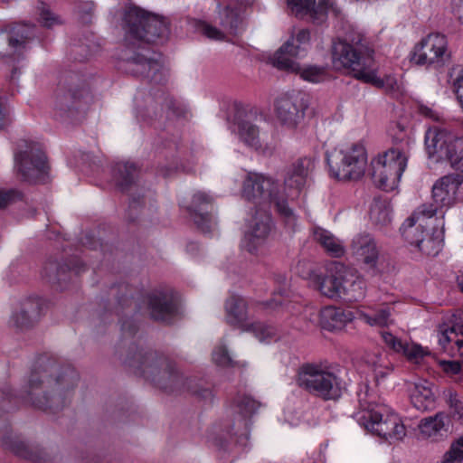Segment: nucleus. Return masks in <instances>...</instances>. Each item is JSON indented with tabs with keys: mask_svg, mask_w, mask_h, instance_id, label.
<instances>
[{
	"mask_svg": "<svg viewBox=\"0 0 463 463\" xmlns=\"http://www.w3.org/2000/svg\"><path fill=\"white\" fill-rule=\"evenodd\" d=\"M408 158L409 140L402 137L400 145L395 144L373 159V179L375 184L385 191L395 189L407 167Z\"/></svg>",
	"mask_w": 463,
	"mask_h": 463,
	"instance_id": "obj_7",
	"label": "nucleus"
},
{
	"mask_svg": "<svg viewBox=\"0 0 463 463\" xmlns=\"http://www.w3.org/2000/svg\"><path fill=\"white\" fill-rule=\"evenodd\" d=\"M350 251L368 270L375 271L379 250L374 239L369 233L356 234L351 241Z\"/></svg>",
	"mask_w": 463,
	"mask_h": 463,
	"instance_id": "obj_20",
	"label": "nucleus"
},
{
	"mask_svg": "<svg viewBox=\"0 0 463 463\" xmlns=\"http://www.w3.org/2000/svg\"><path fill=\"white\" fill-rule=\"evenodd\" d=\"M259 117L256 112H248L242 118H238V134L241 140L248 146L258 150L262 147L263 136L257 125Z\"/></svg>",
	"mask_w": 463,
	"mask_h": 463,
	"instance_id": "obj_25",
	"label": "nucleus"
},
{
	"mask_svg": "<svg viewBox=\"0 0 463 463\" xmlns=\"http://www.w3.org/2000/svg\"><path fill=\"white\" fill-rule=\"evenodd\" d=\"M147 309L155 320L166 321L172 317L176 307L170 293L154 290L146 296Z\"/></svg>",
	"mask_w": 463,
	"mask_h": 463,
	"instance_id": "obj_23",
	"label": "nucleus"
},
{
	"mask_svg": "<svg viewBox=\"0 0 463 463\" xmlns=\"http://www.w3.org/2000/svg\"><path fill=\"white\" fill-rule=\"evenodd\" d=\"M354 318V316L352 311L331 306L323 308L319 314L320 326L328 331L342 329Z\"/></svg>",
	"mask_w": 463,
	"mask_h": 463,
	"instance_id": "obj_29",
	"label": "nucleus"
},
{
	"mask_svg": "<svg viewBox=\"0 0 463 463\" xmlns=\"http://www.w3.org/2000/svg\"><path fill=\"white\" fill-rule=\"evenodd\" d=\"M444 397L446 400V402L448 403L449 407L456 406L457 404L462 403V402L459 400L457 392H455L451 389H448L444 391Z\"/></svg>",
	"mask_w": 463,
	"mask_h": 463,
	"instance_id": "obj_54",
	"label": "nucleus"
},
{
	"mask_svg": "<svg viewBox=\"0 0 463 463\" xmlns=\"http://www.w3.org/2000/svg\"><path fill=\"white\" fill-rule=\"evenodd\" d=\"M425 146L430 157L447 160L451 167L459 170L463 156V137L440 128H431L425 134Z\"/></svg>",
	"mask_w": 463,
	"mask_h": 463,
	"instance_id": "obj_11",
	"label": "nucleus"
},
{
	"mask_svg": "<svg viewBox=\"0 0 463 463\" xmlns=\"http://www.w3.org/2000/svg\"><path fill=\"white\" fill-rule=\"evenodd\" d=\"M455 11L460 13V8L463 7V0H452Z\"/></svg>",
	"mask_w": 463,
	"mask_h": 463,
	"instance_id": "obj_59",
	"label": "nucleus"
},
{
	"mask_svg": "<svg viewBox=\"0 0 463 463\" xmlns=\"http://www.w3.org/2000/svg\"><path fill=\"white\" fill-rule=\"evenodd\" d=\"M396 128H397L401 132H403V131H404V128H403L400 123H397V124H396Z\"/></svg>",
	"mask_w": 463,
	"mask_h": 463,
	"instance_id": "obj_61",
	"label": "nucleus"
},
{
	"mask_svg": "<svg viewBox=\"0 0 463 463\" xmlns=\"http://www.w3.org/2000/svg\"><path fill=\"white\" fill-rule=\"evenodd\" d=\"M308 29H296L290 38L276 52L273 64L279 69H296L294 58L300 56L310 43Z\"/></svg>",
	"mask_w": 463,
	"mask_h": 463,
	"instance_id": "obj_17",
	"label": "nucleus"
},
{
	"mask_svg": "<svg viewBox=\"0 0 463 463\" xmlns=\"http://www.w3.org/2000/svg\"><path fill=\"white\" fill-rule=\"evenodd\" d=\"M415 247L426 255L435 256L442 248V239L439 233H426L424 237H420Z\"/></svg>",
	"mask_w": 463,
	"mask_h": 463,
	"instance_id": "obj_42",
	"label": "nucleus"
},
{
	"mask_svg": "<svg viewBox=\"0 0 463 463\" xmlns=\"http://www.w3.org/2000/svg\"><path fill=\"white\" fill-rule=\"evenodd\" d=\"M315 167V161L312 157H301L296 160L287 170L284 186L288 193L280 192L284 194L285 200H293L306 187L310 173Z\"/></svg>",
	"mask_w": 463,
	"mask_h": 463,
	"instance_id": "obj_18",
	"label": "nucleus"
},
{
	"mask_svg": "<svg viewBox=\"0 0 463 463\" xmlns=\"http://www.w3.org/2000/svg\"><path fill=\"white\" fill-rule=\"evenodd\" d=\"M213 362L221 366L233 365V361L228 353L226 346L222 344L217 345L213 352Z\"/></svg>",
	"mask_w": 463,
	"mask_h": 463,
	"instance_id": "obj_49",
	"label": "nucleus"
},
{
	"mask_svg": "<svg viewBox=\"0 0 463 463\" xmlns=\"http://www.w3.org/2000/svg\"><path fill=\"white\" fill-rule=\"evenodd\" d=\"M213 197L206 193L196 192L193 195V200L189 206V211L194 222L202 229L203 232H209L211 222L210 214L208 213H203V211L206 210L208 205L213 203Z\"/></svg>",
	"mask_w": 463,
	"mask_h": 463,
	"instance_id": "obj_28",
	"label": "nucleus"
},
{
	"mask_svg": "<svg viewBox=\"0 0 463 463\" xmlns=\"http://www.w3.org/2000/svg\"><path fill=\"white\" fill-rule=\"evenodd\" d=\"M439 343L444 350L463 355V311L453 316L451 326L441 331Z\"/></svg>",
	"mask_w": 463,
	"mask_h": 463,
	"instance_id": "obj_26",
	"label": "nucleus"
},
{
	"mask_svg": "<svg viewBox=\"0 0 463 463\" xmlns=\"http://www.w3.org/2000/svg\"><path fill=\"white\" fill-rule=\"evenodd\" d=\"M392 368L390 362L387 363L386 366H382L381 368L376 367L375 371L373 372L376 382H379L380 380L386 377L392 372Z\"/></svg>",
	"mask_w": 463,
	"mask_h": 463,
	"instance_id": "obj_55",
	"label": "nucleus"
},
{
	"mask_svg": "<svg viewBox=\"0 0 463 463\" xmlns=\"http://www.w3.org/2000/svg\"><path fill=\"white\" fill-rule=\"evenodd\" d=\"M441 208L434 202L430 204H422L409 218L423 224L426 219L431 218Z\"/></svg>",
	"mask_w": 463,
	"mask_h": 463,
	"instance_id": "obj_48",
	"label": "nucleus"
},
{
	"mask_svg": "<svg viewBox=\"0 0 463 463\" xmlns=\"http://www.w3.org/2000/svg\"><path fill=\"white\" fill-rule=\"evenodd\" d=\"M288 4L297 16L306 17L317 24L326 20L332 6L330 0H288Z\"/></svg>",
	"mask_w": 463,
	"mask_h": 463,
	"instance_id": "obj_21",
	"label": "nucleus"
},
{
	"mask_svg": "<svg viewBox=\"0 0 463 463\" xmlns=\"http://www.w3.org/2000/svg\"><path fill=\"white\" fill-rule=\"evenodd\" d=\"M272 222L270 214L265 211H256L250 222L249 232L246 233L243 247L250 253H257L271 232Z\"/></svg>",
	"mask_w": 463,
	"mask_h": 463,
	"instance_id": "obj_19",
	"label": "nucleus"
},
{
	"mask_svg": "<svg viewBox=\"0 0 463 463\" xmlns=\"http://www.w3.org/2000/svg\"><path fill=\"white\" fill-rule=\"evenodd\" d=\"M78 380L77 372L71 367L55 368L50 373L34 371L21 397L37 409L55 413L71 404Z\"/></svg>",
	"mask_w": 463,
	"mask_h": 463,
	"instance_id": "obj_2",
	"label": "nucleus"
},
{
	"mask_svg": "<svg viewBox=\"0 0 463 463\" xmlns=\"http://www.w3.org/2000/svg\"><path fill=\"white\" fill-rule=\"evenodd\" d=\"M39 12V23L46 28H52L55 25H59L62 23L60 15L56 14L52 11L49 5L43 2H40L37 6Z\"/></svg>",
	"mask_w": 463,
	"mask_h": 463,
	"instance_id": "obj_45",
	"label": "nucleus"
},
{
	"mask_svg": "<svg viewBox=\"0 0 463 463\" xmlns=\"http://www.w3.org/2000/svg\"><path fill=\"white\" fill-rule=\"evenodd\" d=\"M43 273L52 283H60L65 279L66 268L52 261L44 266Z\"/></svg>",
	"mask_w": 463,
	"mask_h": 463,
	"instance_id": "obj_46",
	"label": "nucleus"
},
{
	"mask_svg": "<svg viewBox=\"0 0 463 463\" xmlns=\"http://www.w3.org/2000/svg\"><path fill=\"white\" fill-rule=\"evenodd\" d=\"M366 286L363 278L347 268L343 289V298L349 300H359L365 296Z\"/></svg>",
	"mask_w": 463,
	"mask_h": 463,
	"instance_id": "obj_33",
	"label": "nucleus"
},
{
	"mask_svg": "<svg viewBox=\"0 0 463 463\" xmlns=\"http://www.w3.org/2000/svg\"><path fill=\"white\" fill-rule=\"evenodd\" d=\"M299 387L310 394L325 401L337 400L344 390V382L329 365L323 364H305L297 377Z\"/></svg>",
	"mask_w": 463,
	"mask_h": 463,
	"instance_id": "obj_6",
	"label": "nucleus"
},
{
	"mask_svg": "<svg viewBox=\"0 0 463 463\" xmlns=\"http://www.w3.org/2000/svg\"><path fill=\"white\" fill-rule=\"evenodd\" d=\"M21 194L15 190H0V208L6 207L10 203L19 200Z\"/></svg>",
	"mask_w": 463,
	"mask_h": 463,
	"instance_id": "obj_51",
	"label": "nucleus"
},
{
	"mask_svg": "<svg viewBox=\"0 0 463 463\" xmlns=\"http://www.w3.org/2000/svg\"><path fill=\"white\" fill-rule=\"evenodd\" d=\"M463 459V434L455 440L445 453L444 463H459Z\"/></svg>",
	"mask_w": 463,
	"mask_h": 463,
	"instance_id": "obj_47",
	"label": "nucleus"
},
{
	"mask_svg": "<svg viewBox=\"0 0 463 463\" xmlns=\"http://www.w3.org/2000/svg\"><path fill=\"white\" fill-rule=\"evenodd\" d=\"M296 69H287L288 71H297L300 77L309 82L317 83L326 80V70L325 67L308 65L301 68L298 63Z\"/></svg>",
	"mask_w": 463,
	"mask_h": 463,
	"instance_id": "obj_41",
	"label": "nucleus"
},
{
	"mask_svg": "<svg viewBox=\"0 0 463 463\" xmlns=\"http://www.w3.org/2000/svg\"><path fill=\"white\" fill-rule=\"evenodd\" d=\"M458 283L460 289L463 292V275H461L458 278Z\"/></svg>",
	"mask_w": 463,
	"mask_h": 463,
	"instance_id": "obj_60",
	"label": "nucleus"
},
{
	"mask_svg": "<svg viewBox=\"0 0 463 463\" xmlns=\"http://www.w3.org/2000/svg\"><path fill=\"white\" fill-rule=\"evenodd\" d=\"M385 345L396 353L402 354L408 361L420 364L426 356L430 355L428 348L415 343H407L389 332H382Z\"/></svg>",
	"mask_w": 463,
	"mask_h": 463,
	"instance_id": "obj_24",
	"label": "nucleus"
},
{
	"mask_svg": "<svg viewBox=\"0 0 463 463\" xmlns=\"http://www.w3.org/2000/svg\"><path fill=\"white\" fill-rule=\"evenodd\" d=\"M314 239L332 257L339 258L345 252L343 243L326 230L316 228L314 230Z\"/></svg>",
	"mask_w": 463,
	"mask_h": 463,
	"instance_id": "obj_32",
	"label": "nucleus"
},
{
	"mask_svg": "<svg viewBox=\"0 0 463 463\" xmlns=\"http://www.w3.org/2000/svg\"><path fill=\"white\" fill-rule=\"evenodd\" d=\"M92 100L85 85L71 84L68 88H59L55 92L53 108L57 117L70 118L74 110L83 109Z\"/></svg>",
	"mask_w": 463,
	"mask_h": 463,
	"instance_id": "obj_15",
	"label": "nucleus"
},
{
	"mask_svg": "<svg viewBox=\"0 0 463 463\" xmlns=\"http://www.w3.org/2000/svg\"><path fill=\"white\" fill-rule=\"evenodd\" d=\"M25 25L14 27L12 32H0V57L20 52L25 49L26 40L30 37Z\"/></svg>",
	"mask_w": 463,
	"mask_h": 463,
	"instance_id": "obj_27",
	"label": "nucleus"
},
{
	"mask_svg": "<svg viewBox=\"0 0 463 463\" xmlns=\"http://www.w3.org/2000/svg\"><path fill=\"white\" fill-rule=\"evenodd\" d=\"M332 63L335 69H348L356 79L371 80L370 74H364L373 61V51L367 46L364 34L355 30L347 33L345 39L333 41Z\"/></svg>",
	"mask_w": 463,
	"mask_h": 463,
	"instance_id": "obj_4",
	"label": "nucleus"
},
{
	"mask_svg": "<svg viewBox=\"0 0 463 463\" xmlns=\"http://www.w3.org/2000/svg\"><path fill=\"white\" fill-rule=\"evenodd\" d=\"M136 204H137V202L135 200H133L131 203H130V207H136Z\"/></svg>",
	"mask_w": 463,
	"mask_h": 463,
	"instance_id": "obj_63",
	"label": "nucleus"
},
{
	"mask_svg": "<svg viewBox=\"0 0 463 463\" xmlns=\"http://www.w3.org/2000/svg\"><path fill=\"white\" fill-rule=\"evenodd\" d=\"M458 175H447L438 179L432 186V201L438 207L449 208L458 202Z\"/></svg>",
	"mask_w": 463,
	"mask_h": 463,
	"instance_id": "obj_22",
	"label": "nucleus"
},
{
	"mask_svg": "<svg viewBox=\"0 0 463 463\" xmlns=\"http://www.w3.org/2000/svg\"><path fill=\"white\" fill-rule=\"evenodd\" d=\"M392 209L386 200L375 199L371 205L370 218L375 225L386 226L392 220Z\"/></svg>",
	"mask_w": 463,
	"mask_h": 463,
	"instance_id": "obj_37",
	"label": "nucleus"
},
{
	"mask_svg": "<svg viewBox=\"0 0 463 463\" xmlns=\"http://www.w3.org/2000/svg\"><path fill=\"white\" fill-rule=\"evenodd\" d=\"M121 27L124 49L120 59L125 70L156 84L162 83L166 78V71L160 61V55L150 53L145 44L165 39L168 34L167 24L137 6H129L123 14Z\"/></svg>",
	"mask_w": 463,
	"mask_h": 463,
	"instance_id": "obj_1",
	"label": "nucleus"
},
{
	"mask_svg": "<svg viewBox=\"0 0 463 463\" xmlns=\"http://www.w3.org/2000/svg\"><path fill=\"white\" fill-rule=\"evenodd\" d=\"M307 104L300 92L287 93L276 101V117L288 129H294L303 120Z\"/></svg>",
	"mask_w": 463,
	"mask_h": 463,
	"instance_id": "obj_16",
	"label": "nucleus"
},
{
	"mask_svg": "<svg viewBox=\"0 0 463 463\" xmlns=\"http://www.w3.org/2000/svg\"><path fill=\"white\" fill-rule=\"evenodd\" d=\"M241 196L259 205L274 203L277 212L286 225L294 228L297 215L286 202L284 194L279 189V184L269 176L258 173H249L242 183Z\"/></svg>",
	"mask_w": 463,
	"mask_h": 463,
	"instance_id": "obj_5",
	"label": "nucleus"
},
{
	"mask_svg": "<svg viewBox=\"0 0 463 463\" xmlns=\"http://www.w3.org/2000/svg\"><path fill=\"white\" fill-rule=\"evenodd\" d=\"M458 171L463 172V156H462V159H461V162H460V165H459V170Z\"/></svg>",
	"mask_w": 463,
	"mask_h": 463,
	"instance_id": "obj_62",
	"label": "nucleus"
},
{
	"mask_svg": "<svg viewBox=\"0 0 463 463\" xmlns=\"http://www.w3.org/2000/svg\"><path fill=\"white\" fill-rule=\"evenodd\" d=\"M423 224L408 218L402 225L401 232L405 241L411 245L416 246L420 237H424Z\"/></svg>",
	"mask_w": 463,
	"mask_h": 463,
	"instance_id": "obj_39",
	"label": "nucleus"
},
{
	"mask_svg": "<svg viewBox=\"0 0 463 463\" xmlns=\"http://www.w3.org/2000/svg\"><path fill=\"white\" fill-rule=\"evenodd\" d=\"M364 74H370L372 79L366 80L365 78H362L360 80L371 83L378 88H384L386 90H392L397 86L396 79L391 75L386 76L384 79L379 78L373 68V63H371V66L368 67Z\"/></svg>",
	"mask_w": 463,
	"mask_h": 463,
	"instance_id": "obj_44",
	"label": "nucleus"
},
{
	"mask_svg": "<svg viewBox=\"0 0 463 463\" xmlns=\"http://www.w3.org/2000/svg\"><path fill=\"white\" fill-rule=\"evenodd\" d=\"M448 40L444 34L432 33L413 48L411 61L418 65L439 67L449 59Z\"/></svg>",
	"mask_w": 463,
	"mask_h": 463,
	"instance_id": "obj_13",
	"label": "nucleus"
},
{
	"mask_svg": "<svg viewBox=\"0 0 463 463\" xmlns=\"http://www.w3.org/2000/svg\"><path fill=\"white\" fill-rule=\"evenodd\" d=\"M359 411L354 418L366 430L383 439L402 440L406 429L399 416L392 413L366 389L359 394Z\"/></svg>",
	"mask_w": 463,
	"mask_h": 463,
	"instance_id": "obj_3",
	"label": "nucleus"
},
{
	"mask_svg": "<svg viewBox=\"0 0 463 463\" xmlns=\"http://www.w3.org/2000/svg\"><path fill=\"white\" fill-rule=\"evenodd\" d=\"M260 405L259 402L246 394L238 395L235 399V409L241 416V424L245 430V436L248 434V427L250 423L248 419L257 411Z\"/></svg>",
	"mask_w": 463,
	"mask_h": 463,
	"instance_id": "obj_34",
	"label": "nucleus"
},
{
	"mask_svg": "<svg viewBox=\"0 0 463 463\" xmlns=\"http://www.w3.org/2000/svg\"><path fill=\"white\" fill-rule=\"evenodd\" d=\"M346 272L347 267L333 261L326 266L324 274L312 272L310 281L321 295L333 299L342 298Z\"/></svg>",
	"mask_w": 463,
	"mask_h": 463,
	"instance_id": "obj_14",
	"label": "nucleus"
},
{
	"mask_svg": "<svg viewBox=\"0 0 463 463\" xmlns=\"http://www.w3.org/2000/svg\"><path fill=\"white\" fill-rule=\"evenodd\" d=\"M125 363L163 389L175 387L180 379L171 362L155 352H143L134 347Z\"/></svg>",
	"mask_w": 463,
	"mask_h": 463,
	"instance_id": "obj_8",
	"label": "nucleus"
},
{
	"mask_svg": "<svg viewBox=\"0 0 463 463\" xmlns=\"http://www.w3.org/2000/svg\"><path fill=\"white\" fill-rule=\"evenodd\" d=\"M440 364L443 371L450 375L458 374L462 371V364L459 361H443Z\"/></svg>",
	"mask_w": 463,
	"mask_h": 463,
	"instance_id": "obj_52",
	"label": "nucleus"
},
{
	"mask_svg": "<svg viewBox=\"0 0 463 463\" xmlns=\"http://www.w3.org/2000/svg\"><path fill=\"white\" fill-rule=\"evenodd\" d=\"M368 364L372 367L373 371H375L376 367L386 366L387 363H389L386 355L382 354H373V356L367 359Z\"/></svg>",
	"mask_w": 463,
	"mask_h": 463,
	"instance_id": "obj_53",
	"label": "nucleus"
},
{
	"mask_svg": "<svg viewBox=\"0 0 463 463\" xmlns=\"http://www.w3.org/2000/svg\"><path fill=\"white\" fill-rule=\"evenodd\" d=\"M244 5L243 0H228L227 3L220 5L217 20L221 28L198 21L197 31L209 39L218 41L225 40L227 35H236L242 29Z\"/></svg>",
	"mask_w": 463,
	"mask_h": 463,
	"instance_id": "obj_12",
	"label": "nucleus"
},
{
	"mask_svg": "<svg viewBox=\"0 0 463 463\" xmlns=\"http://www.w3.org/2000/svg\"><path fill=\"white\" fill-rule=\"evenodd\" d=\"M241 423H242V419H240V420H239V425H238V427H237V430H235V427H232V430H234V434H235V435H237V434L239 433V430H240L241 428H242V430H241V436L243 439H248V438H249V433L247 434V436H245V435H244L245 430H244L243 425H242Z\"/></svg>",
	"mask_w": 463,
	"mask_h": 463,
	"instance_id": "obj_58",
	"label": "nucleus"
},
{
	"mask_svg": "<svg viewBox=\"0 0 463 463\" xmlns=\"http://www.w3.org/2000/svg\"><path fill=\"white\" fill-rule=\"evenodd\" d=\"M228 324L244 329L248 323L247 303L239 296H232L225 303Z\"/></svg>",
	"mask_w": 463,
	"mask_h": 463,
	"instance_id": "obj_31",
	"label": "nucleus"
},
{
	"mask_svg": "<svg viewBox=\"0 0 463 463\" xmlns=\"http://www.w3.org/2000/svg\"><path fill=\"white\" fill-rule=\"evenodd\" d=\"M326 158L330 175L338 180H358L367 166V152L361 142L327 152Z\"/></svg>",
	"mask_w": 463,
	"mask_h": 463,
	"instance_id": "obj_9",
	"label": "nucleus"
},
{
	"mask_svg": "<svg viewBox=\"0 0 463 463\" xmlns=\"http://www.w3.org/2000/svg\"><path fill=\"white\" fill-rule=\"evenodd\" d=\"M36 317L37 308L35 305L28 303L12 316L11 323L15 328L24 330L32 326Z\"/></svg>",
	"mask_w": 463,
	"mask_h": 463,
	"instance_id": "obj_38",
	"label": "nucleus"
},
{
	"mask_svg": "<svg viewBox=\"0 0 463 463\" xmlns=\"http://www.w3.org/2000/svg\"><path fill=\"white\" fill-rule=\"evenodd\" d=\"M16 175L28 183L44 182L49 175V165L41 146L34 142L23 141L14 155Z\"/></svg>",
	"mask_w": 463,
	"mask_h": 463,
	"instance_id": "obj_10",
	"label": "nucleus"
},
{
	"mask_svg": "<svg viewBox=\"0 0 463 463\" xmlns=\"http://www.w3.org/2000/svg\"><path fill=\"white\" fill-rule=\"evenodd\" d=\"M359 318L364 321L371 326H388L392 323L391 318V312L388 307L381 308L373 314L360 311L358 313Z\"/></svg>",
	"mask_w": 463,
	"mask_h": 463,
	"instance_id": "obj_40",
	"label": "nucleus"
},
{
	"mask_svg": "<svg viewBox=\"0 0 463 463\" xmlns=\"http://www.w3.org/2000/svg\"><path fill=\"white\" fill-rule=\"evenodd\" d=\"M449 421V417L443 412H439L433 417L423 419L419 425L420 433L427 438L435 436L441 430L445 429Z\"/></svg>",
	"mask_w": 463,
	"mask_h": 463,
	"instance_id": "obj_36",
	"label": "nucleus"
},
{
	"mask_svg": "<svg viewBox=\"0 0 463 463\" xmlns=\"http://www.w3.org/2000/svg\"><path fill=\"white\" fill-rule=\"evenodd\" d=\"M113 175L117 185L125 189L136 179L137 169L132 163H117L113 170Z\"/></svg>",
	"mask_w": 463,
	"mask_h": 463,
	"instance_id": "obj_35",
	"label": "nucleus"
},
{
	"mask_svg": "<svg viewBox=\"0 0 463 463\" xmlns=\"http://www.w3.org/2000/svg\"><path fill=\"white\" fill-rule=\"evenodd\" d=\"M412 405L419 411L431 409L435 403L433 384L426 380H419L410 389Z\"/></svg>",
	"mask_w": 463,
	"mask_h": 463,
	"instance_id": "obj_30",
	"label": "nucleus"
},
{
	"mask_svg": "<svg viewBox=\"0 0 463 463\" xmlns=\"http://www.w3.org/2000/svg\"><path fill=\"white\" fill-rule=\"evenodd\" d=\"M244 330L251 331L260 342H270L277 339V330L262 323L248 324Z\"/></svg>",
	"mask_w": 463,
	"mask_h": 463,
	"instance_id": "obj_43",
	"label": "nucleus"
},
{
	"mask_svg": "<svg viewBox=\"0 0 463 463\" xmlns=\"http://www.w3.org/2000/svg\"><path fill=\"white\" fill-rule=\"evenodd\" d=\"M458 202H463V176L458 175Z\"/></svg>",
	"mask_w": 463,
	"mask_h": 463,
	"instance_id": "obj_57",
	"label": "nucleus"
},
{
	"mask_svg": "<svg viewBox=\"0 0 463 463\" xmlns=\"http://www.w3.org/2000/svg\"><path fill=\"white\" fill-rule=\"evenodd\" d=\"M451 416L457 420L463 419V403L457 404L456 406L449 407Z\"/></svg>",
	"mask_w": 463,
	"mask_h": 463,
	"instance_id": "obj_56",
	"label": "nucleus"
},
{
	"mask_svg": "<svg viewBox=\"0 0 463 463\" xmlns=\"http://www.w3.org/2000/svg\"><path fill=\"white\" fill-rule=\"evenodd\" d=\"M418 111L419 113L429 119L433 121H439L442 118L441 112L434 106V105H426L420 103L418 104Z\"/></svg>",
	"mask_w": 463,
	"mask_h": 463,
	"instance_id": "obj_50",
	"label": "nucleus"
}]
</instances>
